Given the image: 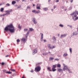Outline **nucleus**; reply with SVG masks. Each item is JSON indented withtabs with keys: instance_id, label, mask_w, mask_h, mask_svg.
Returning a JSON list of instances; mask_svg holds the SVG:
<instances>
[{
	"instance_id": "nucleus-25",
	"label": "nucleus",
	"mask_w": 78,
	"mask_h": 78,
	"mask_svg": "<svg viewBox=\"0 0 78 78\" xmlns=\"http://www.w3.org/2000/svg\"><path fill=\"white\" fill-rule=\"evenodd\" d=\"M69 51H70V53H72V48H70Z\"/></svg>"
},
{
	"instance_id": "nucleus-15",
	"label": "nucleus",
	"mask_w": 78,
	"mask_h": 78,
	"mask_svg": "<svg viewBox=\"0 0 78 78\" xmlns=\"http://www.w3.org/2000/svg\"><path fill=\"white\" fill-rule=\"evenodd\" d=\"M48 52H45L44 53H43L42 54V55H48Z\"/></svg>"
},
{
	"instance_id": "nucleus-54",
	"label": "nucleus",
	"mask_w": 78,
	"mask_h": 78,
	"mask_svg": "<svg viewBox=\"0 0 78 78\" xmlns=\"http://www.w3.org/2000/svg\"><path fill=\"white\" fill-rule=\"evenodd\" d=\"M51 11L53 12L54 11L53 9H51Z\"/></svg>"
},
{
	"instance_id": "nucleus-3",
	"label": "nucleus",
	"mask_w": 78,
	"mask_h": 78,
	"mask_svg": "<svg viewBox=\"0 0 78 78\" xmlns=\"http://www.w3.org/2000/svg\"><path fill=\"white\" fill-rule=\"evenodd\" d=\"M41 66H38L36 67L35 68V70L37 71V72H39L41 70Z\"/></svg>"
},
{
	"instance_id": "nucleus-57",
	"label": "nucleus",
	"mask_w": 78,
	"mask_h": 78,
	"mask_svg": "<svg viewBox=\"0 0 78 78\" xmlns=\"http://www.w3.org/2000/svg\"><path fill=\"white\" fill-rule=\"evenodd\" d=\"M44 41L45 42H46V40H44Z\"/></svg>"
},
{
	"instance_id": "nucleus-34",
	"label": "nucleus",
	"mask_w": 78,
	"mask_h": 78,
	"mask_svg": "<svg viewBox=\"0 0 78 78\" xmlns=\"http://www.w3.org/2000/svg\"><path fill=\"white\" fill-rule=\"evenodd\" d=\"M68 27H69L71 28H72V26L69 25H67Z\"/></svg>"
},
{
	"instance_id": "nucleus-8",
	"label": "nucleus",
	"mask_w": 78,
	"mask_h": 78,
	"mask_svg": "<svg viewBox=\"0 0 78 78\" xmlns=\"http://www.w3.org/2000/svg\"><path fill=\"white\" fill-rule=\"evenodd\" d=\"M67 34L61 35L60 36V38H62V37H66V36H67Z\"/></svg>"
},
{
	"instance_id": "nucleus-29",
	"label": "nucleus",
	"mask_w": 78,
	"mask_h": 78,
	"mask_svg": "<svg viewBox=\"0 0 78 78\" xmlns=\"http://www.w3.org/2000/svg\"><path fill=\"white\" fill-rule=\"evenodd\" d=\"M57 67H61V65L60 64H58L57 65Z\"/></svg>"
},
{
	"instance_id": "nucleus-38",
	"label": "nucleus",
	"mask_w": 78,
	"mask_h": 78,
	"mask_svg": "<svg viewBox=\"0 0 78 78\" xmlns=\"http://www.w3.org/2000/svg\"><path fill=\"white\" fill-rule=\"evenodd\" d=\"M55 48V47L53 46L52 47H51V49H53V48Z\"/></svg>"
},
{
	"instance_id": "nucleus-10",
	"label": "nucleus",
	"mask_w": 78,
	"mask_h": 78,
	"mask_svg": "<svg viewBox=\"0 0 78 78\" xmlns=\"http://www.w3.org/2000/svg\"><path fill=\"white\" fill-rule=\"evenodd\" d=\"M52 40L53 41V42H56V37L55 36L53 37Z\"/></svg>"
},
{
	"instance_id": "nucleus-19",
	"label": "nucleus",
	"mask_w": 78,
	"mask_h": 78,
	"mask_svg": "<svg viewBox=\"0 0 78 78\" xmlns=\"http://www.w3.org/2000/svg\"><path fill=\"white\" fill-rule=\"evenodd\" d=\"M47 69H48V70L50 71V72H51L52 71V70L50 69H51V67H48L47 68Z\"/></svg>"
},
{
	"instance_id": "nucleus-64",
	"label": "nucleus",
	"mask_w": 78,
	"mask_h": 78,
	"mask_svg": "<svg viewBox=\"0 0 78 78\" xmlns=\"http://www.w3.org/2000/svg\"><path fill=\"white\" fill-rule=\"evenodd\" d=\"M22 78H25V77H24V76H23V77H22Z\"/></svg>"
},
{
	"instance_id": "nucleus-46",
	"label": "nucleus",
	"mask_w": 78,
	"mask_h": 78,
	"mask_svg": "<svg viewBox=\"0 0 78 78\" xmlns=\"http://www.w3.org/2000/svg\"><path fill=\"white\" fill-rule=\"evenodd\" d=\"M70 15H71V16H73V15H74V13H73L72 14H71Z\"/></svg>"
},
{
	"instance_id": "nucleus-55",
	"label": "nucleus",
	"mask_w": 78,
	"mask_h": 78,
	"mask_svg": "<svg viewBox=\"0 0 78 78\" xmlns=\"http://www.w3.org/2000/svg\"><path fill=\"white\" fill-rule=\"evenodd\" d=\"M16 1H17V2H19V1H20V0H16Z\"/></svg>"
},
{
	"instance_id": "nucleus-62",
	"label": "nucleus",
	"mask_w": 78,
	"mask_h": 78,
	"mask_svg": "<svg viewBox=\"0 0 78 78\" xmlns=\"http://www.w3.org/2000/svg\"><path fill=\"white\" fill-rule=\"evenodd\" d=\"M58 36H59V34H58Z\"/></svg>"
},
{
	"instance_id": "nucleus-53",
	"label": "nucleus",
	"mask_w": 78,
	"mask_h": 78,
	"mask_svg": "<svg viewBox=\"0 0 78 78\" xmlns=\"http://www.w3.org/2000/svg\"><path fill=\"white\" fill-rule=\"evenodd\" d=\"M32 73H33V70H32L30 71Z\"/></svg>"
},
{
	"instance_id": "nucleus-44",
	"label": "nucleus",
	"mask_w": 78,
	"mask_h": 78,
	"mask_svg": "<svg viewBox=\"0 0 78 78\" xmlns=\"http://www.w3.org/2000/svg\"><path fill=\"white\" fill-rule=\"evenodd\" d=\"M2 65L3 66V65H4V64H5V63L4 62H2L1 63Z\"/></svg>"
},
{
	"instance_id": "nucleus-21",
	"label": "nucleus",
	"mask_w": 78,
	"mask_h": 78,
	"mask_svg": "<svg viewBox=\"0 0 78 78\" xmlns=\"http://www.w3.org/2000/svg\"><path fill=\"white\" fill-rule=\"evenodd\" d=\"M10 6V4L9 3H7L5 5V7H7L8 6Z\"/></svg>"
},
{
	"instance_id": "nucleus-28",
	"label": "nucleus",
	"mask_w": 78,
	"mask_h": 78,
	"mask_svg": "<svg viewBox=\"0 0 78 78\" xmlns=\"http://www.w3.org/2000/svg\"><path fill=\"white\" fill-rule=\"evenodd\" d=\"M52 69V71H53V72H55V71H56V69Z\"/></svg>"
},
{
	"instance_id": "nucleus-4",
	"label": "nucleus",
	"mask_w": 78,
	"mask_h": 78,
	"mask_svg": "<svg viewBox=\"0 0 78 78\" xmlns=\"http://www.w3.org/2000/svg\"><path fill=\"white\" fill-rule=\"evenodd\" d=\"M77 34H78V32L77 31H75L73 32V33L71 34V36H76Z\"/></svg>"
},
{
	"instance_id": "nucleus-17",
	"label": "nucleus",
	"mask_w": 78,
	"mask_h": 78,
	"mask_svg": "<svg viewBox=\"0 0 78 78\" xmlns=\"http://www.w3.org/2000/svg\"><path fill=\"white\" fill-rule=\"evenodd\" d=\"M67 55H68V54H67V53H65L63 54V56H64V57H66V56H67Z\"/></svg>"
},
{
	"instance_id": "nucleus-24",
	"label": "nucleus",
	"mask_w": 78,
	"mask_h": 78,
	"mask_svg": "<svg viewBox=\"0 0 78 78\" xmlns=\"http://www.w3.org/2000/svg\"><path fill=\"white\" fill-rule=\"evenodd\" d=\"M58 71L59 72H61H61H62V73L63 72L62 70L61 69H58Z\"/></svg>"
},
{
	"instance_id": "nucleus-6",
	"label": "nucleus",
	"mask_w": 78,
	"mask_h": 78,
	"mask_svg": "<svg viewBox=\"0 0 78 78\" xmlns=\"http://www.w3.org/2000/svg\"><path fill=\"white\" fill-rule=\"evenodd\" d=\"M32 22L34 23V24H36L37 23V22L36 20V18H32Z\"/></svg>"
},
{
	"instance_id": "nucleus-52",
	"label": "nucleus",
	"mask_w": 78,
	"mask_h": 78,
	"mask_svg": "<svg viewBox=\"0 0 78 78\" xmlns=\"http://www.w3.org/2000/svg\"><path fill=\"white\" fill-rule=\"evenodd\" d=\"M56 2H59V0H56Z\"/></svg>"
},
{
	"instance_id": "nucleus-23",
	"label": "nucleus",
	"mask_w": 78,
	"mask_h": 78,
	"mask_svg": "<svg viewBox=\"0 0 78 78\" xmlns=\"http://www.w3.org/2000/svg\"><path fill=\"white\" fill-rule=\"evenodd\" d=\"M25 40H26V39L25 38H22V41H23V42H25Z\"/></svg>"
},
{
	"instance_id": "nucleus-61",
	"label": "nucleus",
	"mask_w": 78,
	"mask_h": 78,
	"mask_svg": "<svg viewBox=\"0 0 78 78\" xmlns=\"http://www.w3.org/2000/svg\"><path fill=\"white\" fill-rule=\"evenodd\" d=\"M62 9H64V7L62 6Z\"/></svg>"
},
{
	"instance_id": "nucleus-43",
	"label": "nucleus",
	"mask_w": 78,
	"mask_h": 78,
	"mask_svg": "<svg viewBox=\"0 0 78 78\" xmlns=\"http://www.w3.org/2000/svg\"><path fill=\"white\" fill-rule=\"evenodd\" d=\"M27 9H30V7L29 6H27Z\"/></svg>"
},
{
	"instance_id": "nucleus-20",
	"label": "nucleus",
	"mask_w": 78,
	"mask_h": 78,
	"mask_svg": "<svg viewBox=\"0 0 78 78\" xmlns=\"http://www.w3.org/2000/svg\"><path fill=\"white\" fill-rule=\"evenodd\" d=\"M16 1H13L12 2V5H14V4H16Z\"/></svg>"
},
{
	"instance_id": "nucleus-27",
	"label": "nucleus",
	"mask_w": 78,
	"mask_h": 78,
	"mask_svg": "<svg viewBox=\"0 0 78 78\" xmlns=\"http://www.w3.org/2000/svg\"><path fill=\"white\" fill-rule=\"evenodd\" d=\"M59 27H62H62H64V25L62 24H60L59 25Z\"/></svg>"
},
{
	"instance_id": "nucleus-36",
	"label": "nucleus",
	"mask_w": 78,
	"mask_h": 78,
	"mask_svg": "<svg viewBox=\"0 0 78 78\" xmlns=\"http://www.w3.org/2000/svg\"><path fill=\"white\" fill-rule=\"evenodd\" d=\"M29 31H27V35L28 36V35H29Z\"/></svg>"
},
{
	"instance_id": "nucleus-35",
	"label": "nucleus",
	"mask_w": 78,
	"mask_h": 78,
	"mask_svg": "<svg viewBox=\"0 0 78 78\" xmlns=\"http://www.w3.org/2000/svg\"><path fill=\"white\" fill-rule=\"evenodd\" d=\"M73 13L74 15H75L76 14H77V11H76L75 12H74Z\"/></svg>"
},
{
	"instance_id": "nucleus-49",
	"label": "nucleus",
	"mask_w": 78,
	"mask_h": 78,
	"mask_svg": "<svg viewBox=\"0 0 78 78\" xmlns=\"http://www.w3.org/2000/svg\"><path fill=\"white\" fill-rule=\"evenodd\" d=\"M56 8V6H54V9H55Z\"/></svg>"
},
{
	"instance_id": "nucleus-39",
	"label": "nucleus",
	"mask_w": 78,
	"mask_h": 78,
	"mask_svg": "<svg viewBox=\"0 0 78 78\" xmlns=\"http://www.w3.org/2000/svg\"><path fill=\"white\" fill-rule=\"evenodd\" d=\"M17 42H20V40L19 39L17 40Z\"/></svg>"
},
{
	"instance_id": "nucleus-11",
	"label": "nucleus",
	"mask_w": 78,
	"mask_h": 78,
	"mask_svg": "<svg viewBox=\"0 0 78 78\" xmlns=\"http://www.w3.org/2000/svg\"><path fill=\"white\" fill-rule=\"evenodd\" d=\"M73 20H74V21H76L77 20H78V16L76 17L74 19V16H73Z\"/></svg>"
},
{
	"instance_id": "nucleus-7",
	"label": "nucleus",
	"mask_w": 78,
	"mask_h": 78,
	"mask_svg": "<svg viewBox=\"0 0 78 78\" xmlns=\"http://www.w3.org/2000/svg\"><path fill=\"white\" fill-rule=\"evenodd\" d=\"M32 12H34V13H37L38 14V13H40L41 12L40 11L38 10V11H37L36 10H33L32 11Z\"/></svg>"
},
{
	"instance_id": "nucleus-63",
	"label": "nucleus",
	"mask_w": 78,
	"mask_h": 78,
	"mask_svg": "<svg viewBox=\"0 0 78 78\" xmlns=\"http://www.w3.org/2000/svg\"><path fill=\"white\" fill-rule=\"evenodd\" d=\"M1 5H2V4H0V6H1Z\"/></svg>"
},
{
	"instance_id": "nucleus-37",
	"label": "nucleus",
	"mask_w": 78,
	"mask_h": 78,
	"mask_svg": "<svg viewBox=\"0 0 78 78\" xmlns=\"http://www.w3.org/2000/svg\"><path fill=\"white\" fill-rule=\"evenodd\" d=\"M55 61H59V59H58V58H55Z\"/></svg>"
},
{
	"instance_id": "nucleus-50",
	"label": "nucleus",
	"mask_w": 78,
	"mask_h": 78,
	"mask_svg": "<svg viewBox=\"0 0 78 78\" xmlns=\"http://www.w3.org/2000/svg\"><path fill=\"white\" fill-rule=\"evenodd\" d=\"M22 2H26V0H23Z\"/></svg>"
},
{
	"instance_id": "nucleus-58",
	"label": "nucleus",
	"mask_w": 78,
	"mask_h": 78,
	"mask_svg": "<svg viewBox=\"0 0 78 78\" xmlns=\"http://www.w3.org/2000/svg\"><path fill=\"white\" fill-rule=\"evenodd\" d=\"M50 1H51V0H49L48 2H50Z\"/></svg>"
},
{
	"instance_id": "nucleus-48",
	"label": "nucleus",
	"mask_w": 78,
	"mask_h": 78,
	"mask_svg": "<svg viewBox=\"0 0 78 78\" xmlns=\"http://www.w3.org/2000/svg\"><path fill=\"white\" fill-rule=\"evenodd\" d=\"M73 0H70V2H71V3H72V2H73Z\"/></svg>"
},
{
	"instance_id": "nucleus-5",
	"label": "nucleus",
	"mask_w": 78,
	"mask_h": 78,
	"mask_svg": "<svg viewBox=\"0 0 78 78\" xmlns=\"http://www.w3.org/2000/svg\"><path fill=\"white\" fill-rule=\"evenodd\" d=\"M6 14L8 15V14H10V12H12V9H10L9 10H7L5 11Z\"/></svg>"
},
{
	"instance_id": "nucleus-47",
	"label": "nucleus",
	"mask_w": 78,
	"mask_h": 78,
	"mask_svg": "<svg viewBox=\"0 0 78 78\" xmlns=\"http://www.w3.org/2000/svg\"><path fill=\"white\" fill-rule=\"evenodd\" d=\"M58 57H61V55H58Z\"/></svg>"
},
{
	"instance_id": "nucleus-9",
	"label": "nucleus",
	"mask_w": 78,
	"mask_h": 78,
	"mask_svg": "<svg viewBox=\"0 0 78 78\" xmlns=\"http://www.w3.org/2000/svg\"><path fill=\"white\" fill-rule=\"evenodd\" d=\"M37 52V49L35 48L33 51V55H34L35 53H36Z\"/></svg>"
},
{
	"instance_id": "nucleus-59",
	"label": "nucleus",
	"mask_w": 78,
	"mask_h": 78,
	"mask_svg": "<svg viewBox=\"0 0 78 78\" xmlns=\"http://www.w3.org/2000/svg\"><path fill=\"white\" fill-rule=\"evenodd\" d=\"M10 78H12V76H10Z\"/></svg>"
},
{
	"instance_id": "nucleus-60",
	"label": "nucleus",
	"mask_w": 78,
	"mask_h": 78,
	"mask_svg": "<svg viewBox=\"0 0 78 78\" xmlns=\"http://www.w3.org/2000/svg\"><path fill=\"white\" fill-rule=\"evenodd\" d=\"M35 6V5L33 4V6Z\"/></svg>"
},
{
	"instance_id": "nucleus-18",
	"label": "nucleus",
	"mask_w": 78,
	"mask_h": 78,
	"mask_svg": "<svg viewBox=\"0 0 78 78\" xmlns=\"http://www.w3.org/2000/svg\"><path fill=\"white\" fill-rule=\"evenodd\" d=\"M48 47L49 48H50V49H51V47H50V44H48Z\"/></svg>"
},
{
	"instance_id": "nucleus-16",
	"label": "nucleus",
	"mask_w": 78,
	"mask_h": 78,
	"mask_svg": "<svg viewBox=\"0 0 78 78\" xmlns=\"http://www.w3.org/2000/svg\"><path fill=\"white\" fill-rule=\"evenodd\" d=\"M34 31V29L32 28H30L29 30V31Z\"/></svg>"
},
{
	"instance_id": "nucleus-51",
	"label": "nucleus",
	"mask_w": 78,
	"mask_h": 78,
	"mask_svg": "<svg viewBox=\"0 0 78 78\" xmlns=\"http://www.w3.org/2000/svg\"><path fill=\"white\" fill-rule=\"evenodd\" d=\"M8 56H9V55H6L5 57H8Z\"/></svg>"
},
{
	"instance_id": "nucleus-1",
	"label": "nucleus",
	"mask_w": 78,
	"mask_h": 78,
	"mask_svg": "<svg viewBox=\"0 0 78 78\" xmlns=\"http://www.w3.org/2000/svg\"><path fill=\"white\" fill-rule=\"evenodd\" d=\"M4 30L6 31H9L11 33H14L15 31V30H16V29L14 28V27L13 26L12 24H11L6 27Z\"/></svg>"
},
{
	"instance_id": "nucleus-12",
	"label": "nucleus",
	"mask_w": 78,
	"mask_h": 78,
	"mask_svg": "<svg viewBox=\"0 0 78 78\" xmlns=\"http://www.w3.org/2000/svg\"><path fill=\"white\" fill-rule=\"evenodd\" d=\"M3 72H5L6 73H8V74H11V72L8 71L7 72H6V70H3Z\"/></svg>"
},
{
	"instance_id": "nucleus-31",
	"label": "nucleus",
	"mask_w": 78,
	"mask_h": 78,
	"mask_svg": "<svg viewBox=\"0 0 78 78\" xmlns=\"http://www.w3.org/2000/svg\"><path fill=\"white\" fill-rule=\"evenodd\" d=\"M49 59H50L51 60H53V59H54V58H53L52 57H50Z\"/></svg>"
},
{
	"instance_id": "nucleus-13",
	"label": "nucleus",
	"mask_w": 78,
	"mask_h": 78,
	"mask_svg": "<svg viewBox=\"0 0 78 78\" xmlns=\"http://www.w3.org/2000/svg\"><path fill=\"white\" fill-rule=\"evenodd\" d=\"M40 34H41V38L42 40H43V38H44V34H42L41 33H40Z\"/></svg>"
},
{
	"instance_id": "nucleus-40",
	"label": "nucleus",
	"mask_w": 78,
	"mask_h": 78,
	"mask_svg": "<svg viewBox=\"0 0 78 78\" xmlns=\"http://www.w3.org/2000/svg\"><path fill=\"white\" fill-rule=\"evenodd\" d=\"M6 15H7L6 13L4 14L3 15H2V16H6Z\"/></svg>"
},
{
	"instance_id": "nucleus-41",
	"label": "nucleus",
	"mask_w": 78,
	"mask_h": 78,
	"mask_svg": "<svg viewBox=\"0 0 78 78\" xmlns=\"http://www.w3.org/2000/svg\"><path fill=\"white\" fill-rule=\"evenodd\" d=\"M37 9H40V7H39V6H37Z\"/></svg>"
},
{
	"instance_id": "nucleus-26",
	"label": "nucleus",
	"mask_w": 78,
	"mask_h": 78,
	"mask_svg": "<svg viewBox=\"0 0 78 78\" xmlns=\"http://www.w3.org/2000/svg\"><path fill=\"white\" fill-rule=\"evenodd\" d=\"M44 11H47L48 10V8H44Z\"/></svg>"
},
{
	"instance_id": "nucleus-32",
	"label": "nucleus",
	"mask_w": 78,
	"mask_h": 78,
	"mask_svg": "<svg viewBox=\"0 0 78 78\" xmlns=\"http://www.w3.org/2000/svg\"><path fill=\"white\" fill-rule=\"evenodd\" d=\"M24 31H28V29L25 28L24 29Z\"/></svg>"
},
{
	"instance_id": "nucleus-14",
	"label": "nucleus",
	"mask_w": 78,
	"mask_h": 78,
	"mask_svg": "<svg viewBox=\"0 0 78 78\" xmlns=\"http://www.w3.org/2000/svg\"><path fill=\"white\" fill-rule=\"evenodd\" d=\"M56 67V65H53L52 67V69H55Z\"/></svg>"
},
{
	"instance_id": "nucleus-56",
	"label": "nucleus",
	"mask_w": 78,
	"mask_h": 78,
	"mask_svg": "<svg viewBox=\"0 0 78 78\" xmlns=\"http://www.w3.org/2000/svg\"><path fill=\"white\" fill-rule=\"evenodd\" d=\"M27 37H28V35H27L26 36V38H27Z\"/></svg>"
},
{
	"instance_id": "nucleus-22",
	"label": "nucleus",
	"mask_w": 78,
	"mask_h": 78,
	"mask_svg": "<svg viewBox=\"0 0 78 78\" xmlns=\"http://www.w3.org/2000/svg\"><path fill=\"white\" fill-rule=\"evenodd\" d=\"M18 28H19L20 30H21L22 29V27L20 25V24L18 25Z\"/></svg>"
},
{
	"instance_id": "nucleus-42",
	"label": "nucleus",
	"mask_w": 78,
	"mask_h": 78,
	"mask_svg": "<svg viewBox=\"0 0 78 78\" xmlns=\"http://www.w3.org/2000/svg\"><path fill=\"white\" fill-rule=\"evenodd\" d=\"M21 8V6H20L18 7L17 8L19 9V8Z\"/></svg>"
},
{
	"instance_id": "nucleus-30",
	"label": "nucleus",
	"mask_w": 78,
	"mask_h": 78,
	"mask_svg": "<svg viewBox=\"0 0 78 78\" xmlns=\"http://www.w3.org/2000/svg\"><path fill=\"white\" fill-rule=\"evenodd\" d=\"M3 10H4V9L3 8H2L1 9L0 11H1V12H2V11H3Z\"/></svg>"
},
{
	"instance_id": "nucleus-45",
	"label": "nucleus",
	"mask_w": 78,
	"mask_h": 78,
	"mask_svg": "<svg viewBox=\"0 0 78 78\" xmlns=\"http://www.w3.org/2000/svg\"><path fill=\"white\" fill-rule=\"evenodd\" d=\"M74 17H77V15H75L74 16Z\"/></svg>"
},
{
	"instance_id": "nucleus-2",
	"label": "nucleus",
	"mask_w": 78,
	"mask_h": 78,
	"mask_svg": "<svg viewBox=\"0 0 78 78\" xmlns=\"http://www.w3.org/2000/svg\"><path fill=\"white\" fill-rule=\"evenodd\" d=\"M63 65L64 67V68H63V71H65L66 70H67V71L69 72V73H72V71H71L70 70V69L68 68V67L67 66L65 65L64 64H63Z\"/></svg>"
},
{
	"instance_id": "nucleus-33",
	"label": "nucleus",
	"mask_w": 78,
	"mask_h": 78,
	"mask_svg": "<svg viewBox=\"0 0 78 78\" xmlns=\"http://www.w3.org/2000/svg\"><path fill=\"white\" fill-rule=\"evenodd\" d=\"M10 70L11 71H12V72H15V70L14 69H11Z\"/></svg>"
}]
</instances>
